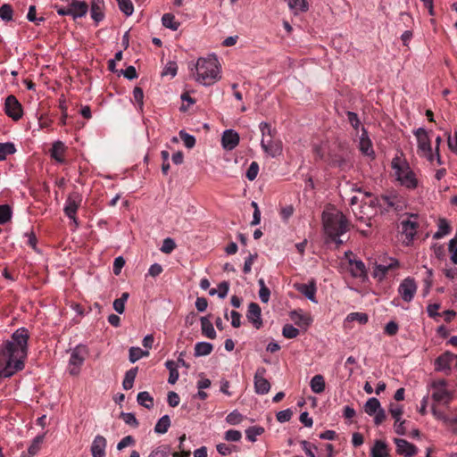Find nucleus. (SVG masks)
Listing matches in <instances>:
<instances>
[{
    "mask_svg": "<svg viewBox=\"0 0 457 457\" xmlns=\"http://www.w3.org/2000/svg\"><path fill=\"white\" fill-rule=\"evenodd\" d=\"M291 319L294 322L300 327L307 328L312 323V320L310 316L302 314L296 311L291 313Z\"/></svg>",
    "mask_w": 457,
    "mask_h": 457,
    "instance_id": "31",
    "label": "nucleus"
},
{
    "mask_svg": "<svg viewBox=\"0 0 457 457\" xmlns=\"http://www.w3.org/2000/svg\"><path fill=\"white\" fill-rule=\"evenodd\" d=\"M104 0H92L90 3V14L91 18L97 25L104 19Z\"/></svg>",
    "mask_w": 457,
    "mask_h": 457,
    "instance_id": "21",
    "label": "nucleus"
},
{
    "mask_svg": "<svg viewBox=\"0 0 457 457\" xmlns=\"http://www.w3.org/2000/svg\"><path fill=\"white\" fill-rule=\"evenodd\" d=\"M136 441L132 436H124L117 445V449L121 451L125 447L135 445Z\"/></svg>",
    "mask_w": 457,
    "mask_h": 457,
    "instance_id": "57",
    "label": "nucleus"
},
{
    "mask_svg": "<svg viewBox=\"0 0 457 457\" xmlns=\"http://www.w3.org/2000/svg\"><path fill=\"white\" fill-rule=\"evenodd\" d=\"M36 12H37L36 6L35 5H30L29 7V12H28V14H27V19L29 21L35 22L36 24L38 25L40 21H45V18L41 17L39 19H37Z\"/></svg>",
    "mask_w": 457,
    "mask_h": 457,
    "instance_id": "59",
    "label": "nucleus"
},
{
    "mask_svg": "<svg viewBox=\"0 0 457 457\" xmlns=\"http://www.w3.org/2000/svg\"><path fill=\"white\" fill-rule=\"evenodd\" d=\"M43 439L44 436H36L32 441L31 445L29 446L28 452L22 453V457H33L34 455H36L40 449V445L43 442Z\"/></svg>",
    "mask_w": 457,
    "mask_h": 457,
    "instance_id": "30",
    "label": "nucleus"
},
{
    "mask_svg": "<svg viewBox=\"0 0 457 457\" xmlns=\"http://www.w3.org/2000/svg\"><path fill=\"white\" fill-rule=\"evenodd\" d=\"M120 418L124 420L126 424L134 428L138 427L139 423L133 413L121 412Z\"/></svg>",
    "mask_w": 457,
    "mask_h": 457,
    "instance_id": "54",
    "label": "nucleus"
},
{
    "mask_svg": "<svg viewBox=\"0 0 457 457\" xmlns=\"http://www.w3.org/2000/svg\"><path fill=\"white\" fill-rule=\"evenodd\" d=\"M242 437V434L238 430L229 429L225 433V439L231 442H238Z\"/></svg>",
    "mask_w": 457,
    "mask_h": 457,
    "instance_id": "58",
    "label": "nucleus"
},
{
    "mask_svg": "<svg viewBox=\"0 0 457 457\" xmlns=\"http://www.w3.org/2000/svg\"><path fill=\"white\" fill-rule=\"evenodd\" d=\"M261 146L266 154L272 157L278 156L282 154V142L276 137L262 138Z\"/></svg>",
    "mask_w": 457,
    "mask_h": 457,
    "instance_id": "13",
    "label": "nucleus"
},
{
    "mask_svg": "<svg viewBox=\"0 0 457 457\" xmlns=\"http://www.w3.org/2000/svg\"><path fill=\"white\" fill-rule=\"evenodd\" d=\"M162 25L172 30H177L179 27V23L176 21L175 16L171 13H165L162 18Z\"/></svg>",
    "mask_w": 457,
    "mask_h": 457,
    "instance_id": "38",
    "label": "nucleus"
},
{
    "mask_svg": "<svg viewBox=\"0 0 457 457\" xmlns=\"http://www.w3.org/2000/svg\"><path fill=\"white\" fill-rule=\"evenodd\" d=\"M264 432V428L259 426L250 427L245 430L246 439L250 442H255L256 436H261Z\"/></svg>",
    "mask_w": 457,
    "mask_h": 457,
    "instance_id": "42",
    "label": "nucleus"
},
{
    "mask_svg": "<svg viewBox=\"0 0 457 457\" xmlns=\"http://www.w3.org/2000/svg\"><path fill=\"white\" fill-rule=\"evenodd\" d=\"M398 331V324L395 321L388 322L385 327V333L388 336H395Z\"/></svg>",
    "mask_w": 457,
    "mask_h": 457,
    "instance_id": "64",
    "label": "nucleus"
},
{
    "mask_svg": "<svg viewBox=\"0 0 457 457\" xmlns=\"http://www.w3.org/2000/svg\"><path fill=\"white\" fill-rule=\"evenodd\" d=\"M349 270L353 278H358L365 281L368 278V273L365 264L361 260L349 259Z\"/></svg>",
    "mask_w": 457,
    "mask_h": 457,
    "instance_id": "18",
    "label": "nucleus"
},
{
    "mask_svg": "<svg viewBox=\"0 0 457 457\" xmlns=\"http://www.w3.org/2000/svg\"><path fill=\"white\" fill-rule=\"evenodd\" d=\"M381 409L380 402L375 397L370 398L364 405V411L370 416H373Z\"/></svg>",
    "mask_w": 457,
    "mask_h": 457,
    "instance_id": "32",
    "label": "nucleus"
},
{
    "mask_svg": "<svg viewBox=\"0 0 457 457\" xmlns=\"http://www.w3.org/2000/svg\"><path fill=\"white\" fill-rule=\"evenodd\" d=\"M292 415H293V412L290 409L280 411L277 413V420L279 422H286L291 419Z\"/></svg>",
    "mask_w": 457,
    "mask_h": 457,
    "instance_id": "62",
    "label": "nucleus"
},
{
    "mask_svg": "<svg viewBox=\"0 0 457 457\" xmlns=\"http://www.w3.org/2000/svg\"><path fill=\"white\" fill-rule=\"evenodd\" d=\"M451 231V227L446 221V220L442 219L439 220L438 224V230L435 233L434 238L439 239L442 238L444 236L449 234Z\"/></svg>",
    "mask_w": 457,
    "mask_h": 457,
    "instance_id": "41",
    "label": "nucleus"
},
{
    "mask_svg": "<svg viewBox=\"0 0 457 457\" xmlns=\"http://www.w3.org/2000/svg\"><path fill=\"white\" fill-rule=\"evenodd\" d=\"M360 150L365 155H371L374 154L372 143L367 136L366 130L363 129L362 135L360 138Z\"/></svg>",
    "mask_w": 457,
    "mask_h": 457,
    "instance_id": "27",
    "label": "nucleus"
},
{
    "mask_svg": "<svg viewBox=\"0 0 457 457\" xmlns=\"http://www.w3.org/2000/svg\"><path fill=\"white\" fill-rule=\"evenodd\" d=\"M170 426V419L168 415L162 416L156 423L154 431L157 434H164Z\"/></svg>",
    "mask_w": 457,
    "mask_h": 457,
    "instance_id": "37",
    "label": "nucleus"
},
{
    "mask_svg": "<svg viewBox=\"0 0 457 457\" xmlns=\"http://www.w3.org/2000/svg\"><path fill=\"white\" fill-rule=\"evenodd\" d=\"M396 453L404 457H413L418 453V448L405 439L395 438Z\"/></svg>",
    "mask_w": 457,
    "mask_h": 457,
    "instance_id": "17",
    "label": "nucleus"
},
{
    "mask_svg": "<svg viewBox=\"0 0 457 457\" xmlns=\"http://www.w3.org/2000/svg\"><path fill=\"white\" fill-rule=\"evenodd\" d=\"M417 291V284L412 278H404L398 287V293L404 302H411Z\"/></svg>",
    "mask_w": 457,
    "mask_h": 457,
    "instance_id": "10",
    "label": "nucleus"
},
{
    "mask_svg": "<svg viewBox=\"0 0 457 457\" xmlns=\"http://www.w3.org/2000/svg\"><path fill=\"white\" fill-rule=\"evenodd\" d=\"M415 136L418 140L419 151H421L429 162H433L434 154H432L431 143L427 131L424 129L420 128L415 132Z\"/></svg>",
    "mask_w": 457,
    "mask_h": 457,
    "instance_id": "8",
    "label": "nucleus"
},
{
    "mask_svg": "<svg viewBox=\"0 0 457 457\" xmlns=\"http://www.w3.org/2000/svg\"><path fill=\"white\" fill-rule=\"evenodd\" d=\"M259 128L262 132V138L275 137L277 136L276 129L272 128L270 123L261 122Z\"/></svg>",
    "mask_w": 457,
    "mask_h": 457,
    "instance_id": "40",
    "label": "nucleus"
},
{
    "mask_svg": "<svg viewBox=\"0 0 457 457\" xmlns=\"http://www.w3.org/2000/svg\"><path fill=\"white\" fill-rule=\"evenodd\" d=\"M148 355H149L148 351H143L139 347H131L129 349V361L132 363L136 362L140 358H142L144 356H148Z\"/></svg>",
    "mask_w": 457,
    "mask_h": 457,
    "instance_id": "44",
    "label": "nucleus"
},
{
    "mask_svg": "<svg viewBox=\"0 0 457 457\" xmlns=\"http://www.w3.org/2000/svg\"><path fill=\"white\" fill-rule=\"evenodd\" d=\"M176 248V244L173 239L168 237L162 242L161 251L164 253H170Z\"/></svg>",
    "mask_w": 457,
    "mask_h": 457,
    "instance_id": "55",
    "label": "nucleus"
},
{
    "mask_svg": "<svg viewBox=\"0 0 457 457\" xmlns=\"http://www.w3.org/2000/svg\"><path fill=\"white\" fill-rule=\"evenodd\" d=\"M266 369L264 367H259L254 374V390L258 395H266L270 389V382L264 378Z\"/></svg>",
    "mask_w": 457,
    "mask_h": 457,
    "instance_id": "12",
    "label": "nucleus"
},
{
    "mask_svg": "<svg viewBox=\"0 0 457 457\" xmlns=\"http://www.w3.org/2000/svg\"><path fill=\"white\" fill-rule=\"evenodd\" d=\"M29 334L26 328H18L0 346V378H7L24 369L28 356Z\"/></svg>",
    "mask_w": 457,
    "mask_h": 457,
    "instance_id": "1",
    "label": "nucleus"
},
{
    "mask_svg": "<svg viewBox=\"0 0 457 457\" xmlns=\"http://www.w3.org/2000/svg\"><path fill=\"white\" fill-rule=\"evenodd\" d=\"M243 420V416L237 411H233L226 417V421L230 425H237Z\"/></svg>",
    "mask_w": 457,
    "mask_h": 457,
    "instance_id": "53",
    "label": "nucleus"
},
{
    "mask_svg": "<svg viewBox=\"0 0 457 457\" xmlns=\"http://www.w3.org/2000/svg\"><path fill=\"white\" fill-rule=\"evenodd\" d=\"M322 225L327 237L335 242L337 247L343 245L344 241L340 237L349 230L350 225L341 212H323Z\"/></svg>",
    "mask_w": 457,
    "mask_h": 457,
    "instance_id": "2",
    "label": "nucleus"
},
{
    "mask_svg": "<svg viewBox=\"0 0 457 457\" xmlns=\"http://www.w3.org/2000/svg\"><path fill=\"white\" fill-rule=\"evenodd\" d=\"M69 4L73 20L85 17L88 12V4L85 1L71 0Z\"/></svg>",
    "mask_w": 457,
    "mask_h": 457,
    "instance_id": "19",
    "label": "nucleus"
},
{
    "mask_svg": "<svg viewBox=\"0 0 457 457\" xmlns=\"http://www.w3.org/2000/svg\"><path fill=\"white\" fill-rule=\"evenodd\" d=\"M258 172H259V164L256 162H252L246 170L245 177L250 181H253L256 179Z\"/></svg>",
    "mask_w": 457,
    "mask_h": 457,
    "instance_id": "52",
    "label": "nucleus"
},
{
    "mask_svg": "<svg viewBox=\"0 0 457 457\" xmlns=\"http://www.w3.org/2000/svg\"><path fill=\"white\" fill-rule=\"evenodd\" d=\"M455 358H457L456 354L451 353L450 351H445L435 360V370L449 374L452 370V364Z\"/></svg>",
    "mask_w": 457,
    "mask_h": 457,
    "instance_id": "9",
    "label": "nucleus"
},
{
    "mask_svg": "<svg viewBox=\"0 0 457 457\" xmlns=\"http://www.w3.org/2000/svg\"><path fill=\"white\" fill-rule=\"evenodd\" d=\"M137 400L138 404L148 410L154 407V398L146 391L138 393Z\"/></svg>",
    "mask_w": 457,
    "mask_h": 457,
    "instance_id": "35",
    "label": "nucleus"
},
{
    "mask_svg": "<svg viewBox=\"0 0 457 457\" xmlns=\"http://www.w3.org/2000/svg\"><path fill=\"white\" fill-rule=\"evenodd\" d=\"M133 97L135 102L138 104V110L143 112L144 106V92L143 89L139 87H136L133 90Z\"/></svg>",
    "mask_w": 457,
    "mask_h": 457,
    "instance_id": "50",
    "label": "nucleus"
},
{
    "mask_svg": "<svg viewBox=\"0 0 457 457\" xmlns=\"http://www.w3.org/2000/svg\"><path fill=\"white\" fill-rule=\"evenodd\" d=\"M4 112L12 118L14 121L21 119L23 115V109L21 104L18 101L15 96L9 95L4 102Z\"/></svg>",
    "mask_w": 457,
    "mask_h": 457,
    "instance_id": "7",
    "label": "nucleus"
},
{
    "mask_svg": "<svg viewBox=\"0 0 457 457\" xmlns=\"http://www.w3.org/2000/svg\"><path fill=\"white\" fill-rule=\"evenodd\" d=\"M389 412L392 415V417L395 420V421L399 422L400 418L403 414V408L398 404L391 403Z\"/></svg>",
    "mask_w": 457,
    "mask_h": 457,
    "instance_id": "56",
    "label": "nucleus"
},
{
    "mask_svg": "<svg viewBox=\"0 0 457 457\" xmlns=\"http://www.w3.org/2000/svg\"><path fill=\"white\" fill-rule=\"evenodd\" d=\"M417 219V214H410L407 220H403L401 221L402 233L409 242L412 241L417 234V230L419 228Z\"/></svg>",
    "mask_w": 457,
    "mask_h": 457,
    "instance_id": "11",
    "label": "nucleus"
},
{
    "mask_svg": "<svg viewBox=\"0 0 457 457\" xmlns=\"http://www.w3.org/2000/svg\"><path fill=\"white\" fill-rule=\"evenodd\" d=\"M213 346L207 342H199L195 345V356H205L212 353Z\"/></svg>",
    "mask_w": 457,
    "mask_h": 457,
    "instance_id": "36",
    "label": "nucleus"
},
{
    "mask_svg": "<svg viewBox=\"0 0 457 457\" xmlns=\"http://www.w3.org/2000/svg\"><path fill=\"white\" fill-rule=\"evenodd\" d=\"M85 360L84 349L77 347L73 350L70 357V373L77 376L79 373V368Z\"/></svg>",
    "mask_w": 457,
    "mask_h": 457,
    "instance_id": "15",
    "label": "nucleus"
},
{
    "mask_svg": "<svg viewBox=\"0 0 457 457\" xmlns=\"http://www.w3.org/2000/svg\"><path fill=\"white\" fill-rule=\"evenodd\" d=\"M446 385L447 383L445 379L433 381L432 383V387L435 390L432 394V399L435 402L442 403L445 405H448L453 399L451 392L445 388Z\"/></svg>",
    "mask_w": 457,
    "mask_h": 457,
    "instance_id": "5",
    "label": "nucleus"
},
{
    "mask_svg": "<svg viewBox=\"0 0 457 457\" xmlns=\"http://www.w3.org/2000/svg\"><path fill=\"white\" fill-rule=\"evenodd\" d=\"M196 81L211 86L220 79L219 62L216 58H199L196 65Z\"/></svg>",
    "mask_w": 457,
    "mask_h": 457,
    "instance_id": "3",
    "label": "nucleus"
},
{
    "mask_svg": "<svg viewBox=\"0 0 457 457\" xmlns=\"http://www.w3.org/2000/svg\"><path fill=\"white\" fill-rule=\"evenodd\" d=\"M16 148L12 143H0V161L6 158L7 155L14 154Z\"/></svg>",
    "mask_w": 457,
    "mask_h": 457,
    "instance_id": "43",
    "label": "nucleus"
},
{
    "mask_svg": "<svg viewBox=\"0 0 457 457\" xmlns=\"http://www.w3.org/2000/svg\"><path fill=\"white\" fill-rule=\"evenodd\" d=\"M137 370H138L137 367H135V368L129 370L125 373V378L122 382V386L125 390H129L133 387L134 380L137 377Z\"/></svg>",
    "mask_w": 457,
    "mask_h": 457,
    "instance_id": "33",
    "label": "nucleus"
},
{
    "mask_svg": "<svg viewBox=\"0 0 457 457\" xmlns=\"http://www.w3.org/2000/svg\"><path fill=\"white\" fill-rule=\"evenodd\" d=\"M392 168L395 170L396 179L403 187L411 190L418 187L416 175L406 162L395 157L392 161Z\"/></svg>",
    "mask_w": 457,
    "mask_h": 457,
    "instance_id": "4",
    "label": "nucleus"
},
{
    "mask_svg": "<svg viewBox=\"0 0 457 457\" xmlns=\"http://www.w3.org/2000/svg\"><path fill=\"white\" fill-rule=\"evenodd\" d=\"M12 217V210L8 204L0 205V225L10 221Z\"/></svg>",
    "mask_w": 457,
    "mask_h": 457,
    "instance_id": "39",
    "label": "nucleus"
},
{
    "mask_svg": "<svg viewBox=\"0 0 457 457\" xmlns=\"http://www.w3.org/2000/svg\"><path fill=\"white\" fill-rule=\"evenodd\" d=\"M107 445V441L104 436L97 435L91 445V453L93 457H104L105 456V448Z\"/></svg>",
    "mask_w": 457,
    "mask_h": 457,
    "instance_id": "22",
    "label": "nucleus"
},
{
    "mask_svg": "<svg viewBox=\"0 0 457 457\" xmlns=\"http://www.w3.org/2000/svg\"><path fill=\"white\" fill-rule=\"evenodd\" d=\"M290 11L297 15L309 10L311 0H286Z\"/></svg>",
    "mask_w": 457,
    "mask_h": 457,
    "instance_id": "26",
    "label": "nucleus"
},
{
    "mask_svg": "<svg viewBox=\"0 0 457 457\" xmlns=\"http://www.w3.org/2000/svg\"><path fill=\"white\" fill-rule=\"evenodd\" d=\"M222 146L227 150L234 149L239 144V135L232 130H225L221 138Z\"/></svg>",
    "mask_w": 457,
    "mask_h": 457,
    "instance_id": "23",
    "label": "nucleus"
},
{
    "mask_svg": "<svg viewBox=\"0 0 457 457\" xmlns=\"http://www.w3.org/2000/svg\"><path fill=\"white\" fill-rule=\"evenodd\" d=\"M202 333L210 339L216 337V332L212 326V323L208 320L207 317L201 318Z\"/></svg>",
    "mask_w": 457,
    "mask_h": 457,
    "instance_id": "29",
    "label": "nucleus"
},
{
    "mask_svg": "<svg viewBox=\"0 0 457 457\" xmlns=\"http://www.w3.org/2000/svg\"><path fill=\"white\" fill-rule=\"evenodd\" d=\"M282 335L288 339L295 338L299 335V330L291 324H286L283 327Z\"/></svg>",
    "mask_w": 457,
    "mask_h": 457,
    "instance_id": "49",
    "label": "nucleus"
},
{
    "mask_svg": "<svg viewBox=\"0 0 457 457\" xmlns=\"http://www.w3.org/2000/svg\"><path fill=\"white\" fill-rule=\"evenodd\" d=\"M120 10L126 15L130 16L134 12L131 0H117Z\"/></svg>",
    "mask_w": 457,
    "mask_h": 457,
    "instance_id": "46",
    "label": "nucleus"
},
{
    "mask_svg": "<svg viewBox=\"0 0 457 457\" xmlns=\"http://www.w3.org/2000/svg\"><path fill=\"white\" fill-rule=\"evenodd\" d=\"M180 139L183 141L186 147L191 149L195 145V138L194 136L189 135L185 130H180L179 133Z\"/></svg>",
    "mask_w": 457,
    "mask_h": 457,
    "instance_id": "47",
    "label": "nucleus"
},
{
    "mask_svg": "<svg viewBox=\"0 0 457 457\" xmlns=\"http://www.w3.org/2000/svg\"><path fill=\"white\" fill-rule=\"evenodd\" d=\"M348 321H358L360 324H365L368 321V316L362 312H352L347 315Z\"/></svg>",
    "mask_w": 457,
    "mask_h": 457,
    "instance_id": "51",
    "label": "nucleus"
},
{
    "mask_svg": "<svg viewBox=\"0 0 457 457\" xmlns=\"http://www.w3.org/2000/svg\"><path fill=\"white\" fill-rule=\"evenodd\" d=\"M81 202L82 195L78 191L70 193L65 202L63 212L68 218L73 220L75 222H77L76 214L81 204Z\"/></svg>",
    "mask_w": 457,
    "mask_h": 457,
    "instance_id": "6",
    "label": "nucleus"
},
{
    "mask_svg": "<svg viewBox=\"0 0 457 457\" xmlns=\"http://www.w3.org/2000/svg\"><path fill=\"white\" fill-rule=\"evenodd\" d=\"M295 288L312 303H318L316 299L317 287L314 279H312L308 284H297Z\"/></svg>",
    "mask_w": 457,
    "mask_h": 457,
    "instance_id": "20",
    "label": "nucleus"
},
{
    "mask_svg": "<svg viewBox=\"0 0 457 457\" xmlns=\"http://www.w3.org/2000/svg\"><path fill=\"white\" fill-rule=\"evenodd\" d=\"M260 291L259 296L262 303H268L270 295V289L265 286L264 280L262 278L259 279Z\"/></svg>",
    "mask_w": 457,
    "mask_h": 457,
    "instance_id": "48",
    "label": "nucleus"
},
{
    "mask_svg": "<svg viewBox=\"0 0 457 457\" xmlns=\"http://www.w3.org/2000/svg\"><path fill=\"white\" fill-rule=\"evenodd\" d=\"M246 317L256 328H260L262 325L261 319V308L256 303H251L248 306Z\"/></svg>",
    "mask_w": 457,
    "mask_h": 457,
    "instance_id": "24",
    "label": "nucleus"
},
{
    "mask_svg": "<svg viewBox=\"0 0 457 457\" xmlns=\"http://www.w3.org/2000/svg\"><path fill=\"white\" fill-rule=\"evenodd\" d=\"M125 265V260L123 259V257L121 256H119L117 258L114 259V262H113V273L115 275H119L121 271V269L124 267Z\"/></svg>",
    "mask_w": 457,
    "mask_h": 457,
    "instance_id": "61",
    "label": "nucleus"
},
{
    "mask_svg": "<svg viewBox=\"0 0 457 457\" xmlns=\"http://www.w3.org/2000/svg\"><path fill=\"white\" fill-rule=\"evenodd\" d=\"M371 457H388L387 445L380 440H377L371 449Z\"/></svg>",
    "mask_w": 457,
    "mask_h": 457,
    "instance_id": "28",
    "label": "nucleus"
},
{
    "mask_svg": "<svg viewBox=\"0 0 457 457\" xmlns=\"http://www.w3.org/2000/svg\"><path fill=\"white\" fill-rule=\"evenodd\" d=\"M13 9L11 4H4L0 7V18L4 21H10L12 20Z\"/></svg>",
    "mask_w": 457,
    "mask_h": 457,
    "instance_id": "45",
    "label": "nucleus"
},
{
    "mask_svg": "<svg viewBox=\"0 0 457 457\" xmlns=\"http://www.w3.org/2000/svg\"><path fill=\"white\" fill-rule=\"evenodd\" d=\"M439 309V303H431L427 307V312L430 318L436 319V317L441 316V314L437 312Z\"/></svg>",
    "mask_w": 457,
    "mask_h": 457,
    "instance_id": "60",
    "label": "nucleus"
},
{
    "mask_svg": "<svg viewBox=\"0 0 457 457\" xmlns=\"http://www.w3.org/2000/svg\"><path fill=\"white\" fill-rule=\"evenodd\" d=\"M377 204L379 208L386 212L392 209L397 212L402 210L400 199L396 195H381L379 199L377 200Z\"/></svg>",
    "mask_w": 457,
    "mask_h": 457,
    "instance_id": "14",
    "label": "nucleus"
},
{
    "mask_svg": "<svg viewBox=\"0 0 457 457\" xmlns=\"http://www.w3.org/2000/svg\"><path fill=\"white\" fill-rule=\"evenodd\" d=\"M311 388L312 392L320 394L325 390V380L322 375H315L311 380Z\"/></svg>",
    "mask_w": 457,
    "mask_h": 457,
    "instance_id": "34",
    "label": "nucleus"
},
{
    "mask_svg": "<svg viewBox=\"0 0 457 457\" xmlns=\"http://www.w3.org/2000/svg\"><path fill=\"white\" fill-rule=\"evenodd\" d=\"M229 289V283L228 281H222L218 286V295L220 298H225Z\"/></svg>",
    "mask_w": 457,
    "mask_h": 457,
    "instance_id": "63",
    "label": "nucleus"
},
{
    "mask_svg": "<svg viewBox=\"0 0 457 457\" xmlns=\"http://www.w3.org/2000/svg\"><path fill=\"white\" fill-rule=\"evenodd\" d=\"M390 262L386 264H376L372 276L378 281L383 280L389 270H395L400 267L398 260L390 258Z\"/></svg>",
    "mask_w": 457,
    "mask_h": 457,
    "instance_id": "16",
    "label": "nucleus"
},
{
    "mask_svg": "<svg viewBox=\"0 0 457 457\" xmlns=\"http://www.w3.org/2000/svg\"><path fill=\"white\" fill-rule=\"evenodd\" d=\"M67 151V147L62 141H55L52 148L49 150L50 156L59 163L65 162L64 154Z\"/></svg>",
    "mask_w": 457,
    "mask_h": 457,
    "instance_id": "25",
    "label": "nucleus"
}]
</instances>
